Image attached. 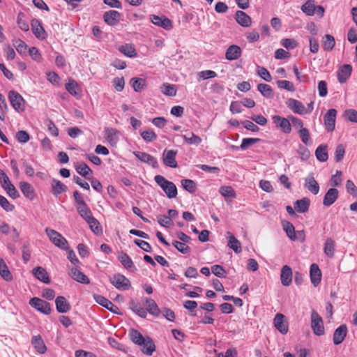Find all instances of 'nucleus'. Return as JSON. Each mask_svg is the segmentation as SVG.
<instances>
[{
    "label": "nucleus",
    "instance_id": "bf43d9fd",
    "mask_svg": "<svg viewBox=\"0 0 357 357\" xmlns=\"http://www.w3.org/2000/svg\"><path fill=\"white\" fill-rule=\"evenodd\" d=\"M172 245L182 254H188L190 252V247L185 243L174 241Z\"/></svg>",
    "mask_w": 357,
    "mask_h": 357
},
{
    "label": "nucleus",
    "instance_id": "72a5a7b5",
    "mask_svg": "<svg viewBox=\"0 0 357 357\" xmlns=\"http://www.w3.org/2000/svg\"><path fill=\"white\" fill-rule=\"evenodd\" d=\"M142 351L146 355L151 356L155 350V345L152 339L148 336L146 337L143 343H142Z\"/></svg>",
    "mask_w": 357,
    "mask_h": 357
},
{
    "label": "nucleus",
    "instance_id": "6e6d98bb",
    "mask_svg": "<svg viewBox=\"0 0 357 357\" xmlns=\"http://www.w3.org/2000/svg\"><path fill=\"white\" fill-rule=\"evenodd\" d=\"M183 137L185 142L189 144L198 145L202 142V139L192 132L190 133L189 135H183Z\"/></svg>",
    "mask_w": 357,
    "mask_h": 357
},
{
    "label": "nucleus",
    "instance_id": "e2e57ef3",
    "mask_svg": "<svg viewBox=\"0 0 357 357\" xmlns=\"http://www.w3.org/2000/svg\"><path fill=\"white\" fill-rule=\"evenodd\" d=\"M140 135L146 142H151L157 139V135L153 130L141 131Z\"/></svg>",
    "mask_w": 357,
    "mask_h": 357
},
{
    "label": "nucleus",
    "instance_id": "7c9ffc66",
    "mask_svg": "<svg viewBox=\"0 0 357 357\" xmlns=\"http://www.w3.org/2000/svg\"><path fill=\"white\" fill-rule=\"evenodd\" d=\"M228 238V247L232 249L236 253H240L242 251L240 241L230 232H227Z\"/></svg>",
    "mask_w": 357,
    "mask_h": 357
},
{
    "label": "nucleus",
    "instance_id": "a18cd8bd",
    "mask_svg": "<svg viewBox=\"0 0 357 357\" xmlns=\"http://www.w3.org/2000/svg\"><path fill=\"white\" fill-rule=\"evenodd\" d=\"M130 84L135 91L140 92L144 89L146 81L142 78L134 77L131 79Z\"/></svg>",
    "mask_w": 357,
    "mask_h": 357
},
{
    "label": "nucleus",
    "instance_id": "09e8293b",
    "mask_svg": "<svg viewBox=\"0 0 357 357\" xmlns=\"http://www.w3.org/2000/svg\"><path fill=\"white\" fill-rule=\"evenodd\" d=\"M130 306L131 310L140 317L145 318L146 317V310L140 304L132 301L130 303Z\"/></svg>",
    "mask_w": 357,
    "mask_h": 357
},
{
    "label": "nucleus",
    "instance_id": "c9c22d12",
    "mask_svg": "<svg viewBox=\"0 0 357 357\" xmlns=\"http://www.w3.org/2000/svg\"><path fill=\"white\" fill-rule=\"evenodd\" d=\"M145 305L146 307V310L149 312V314L155 317L159 316L160 310L154 300L150 298H146L145 301Z\"/></svg>",
    "mask_w": 357,
    "mask_h": 357
},
{
    "label": "nucleus",
    "instance_id": "dca6fc26",
    "mask_svg": "<svg viewBox=\"0 0 357 357\" xmlns=\"http://www.w3.org/2000/svg\"><path fill=\"white\" fill-rule=\"evenodd\" d=\"M284 319L285 317L282 314L278 313L273 320L275 327L282 334H286L288 332V324Z\"/></svg>",
    "mask_w": 357,
    "mask_h": 357
},
{
    "label": "nucleus",
    "instance_id": "0eeeda50",
    "mask_svg": "<svg viewBox=\"0 0 357 357\" xmlns=\"http://www.w3.org/2000/svg\"><path fill=\"white\" fill-rule=\"evenodd\" d=\"M94 300L97 303L105 307L114 314H119V308L109 299L101 295H93Z\"/></svg>",
    "mask_w": 357,
    "mask_h": 357
},
{
    "label": "nucleus",
    "instance_id": "774afa93",
    "mask_svg": "<svg viewBox=\"0 0 357 357\" xmlns=\"http://www.w3.org/2000/svg\"><path fill=\"white\" fill-rule=\"evenodd\" d=\"M344 117L351 122L357 123V111L353 109H347L344 112Z\"/></svg>",
    "mask_w": 357,
    "mask_h": 357
},
{
    "label": "nucleus",
    "instance_id": "a878e982",
    "mask_svg": "<svg viewBox=\"0 0 357 357\" xmlns=\"http://www.w3.org/2000/svg\"><path fill=\"white\" fill-rule=\"evenodd\" d=\"M55 304L56 309L59 313H66L70 310V305L64 296L56 297Z\"/></svg>",
    "mask_w": 357,
    "mask_h": 357
},
{
    "label": "nucleus",
    "instance_id": "5701e85b",
    "mask_svg": "<svg viewBox=\"0 0 357 357\" xmlns=\"http://www.w3.org/2000/svg\"><path fill=\"white\" fill-rule=\"evenodd\" d=\"M68 187L60 181L53 178L51 181V192L56 197L66 192Z\"/></svg>",
    "mask_w": 357,
    "mask_h": 357
},
{
    "label": "nucleus",
    "instance_id": "de8ad7c7",
    "mask_svg": "<svg viewBox=\"0 0 357 357\" xmlns=\"http://www.w3.org/2000/svg\"><path fill=\"white\" fill-rule=\"evenodd\" d=\"M130 340L136 344L142 345L146 337H144L138 331L131 329L130 331Z\"/></svg>",
    "mask_w": 357,
    "mask_h": 357
},
{
    "label": "nucleus",
    "instance_id": "052dcab7",
    "mask_svg": "<svg viewBox=\"0 0 357 357\" xmlns=\"http://www.w3.org/2000/svg\"><path fill=\"white\" fill-rule=\"evenodd\" d=\"M257 73L261 78L266 82H271L272 79L271 74L264 67L258 66L257 67Z\"/></svg>",
    "mask_w": 357,
    "mask_h": 357
},
{
    "label": "nucleus",
    "instance_id": "9d476101",
    "mask_svg": "<svg viewBox=\"0 0 357 357\" xmlns=\"http://www.w3.org/2000/svg\"><path fill=\"white\" fill-rule=\"evenodd\" d=\"M176 154L177 151L165 149L162 154L164 165L172 168H176L177 167V162L176 161Z\"/></svg>",
    "mask_w": 357,
    "mask_h": 357
},
{
    "label": "nucleus",
    "instance_id": "9b49d317",
    "mask_svg": "<svg viewBox=\"0 0 357 357\" xmlns=\"http://www.w3.org/2000/svg\"><path fill=\"white\" fill-rule=\"evenodd\" d=\"M352 72V66L349 64L341 66L337 71V76L338 82L341 84L344 83L350 77Z\"/></svg>",
    "mask_w": 357,
    "mask_h": 357
},
{
    "label": "nucleus",
    "instance_id": "20e7f679",
    "mask_svg": "<svg viewBox=\"0 0 357 357\" xmlns=\"http://www.w3.org/2000/svg\"><path fill=\"white\" fill-rule=\"evenodd\" d=\"M311 327L315 335L320 336L324 334L322 318L316 311H312L311 314Z\"/></svg>",
    "mask_w": 357,
    "mask_h": 357
},
{
    "label": "nucleus",
    "instance_id": "864d4df0",
    "mask_svg": "<svg viewBox=\"0 0 357 357\" xmlns=\"http://www.w3.org/2000/svg\"><path fill=\"white\" fill-rule=\"evenodd\" d=\"M299 137L303 144L308 146L312 144L309 130L307 128L300 129L298 131Z\"/></svg>",
    "mask_w": 357,
    "mask_h": 357
},
{
    "label": "nucleus",
    "instance_id": "393cba45",
    "mask_svg": "<svg viewBox=\"0 0 357 357\" xmlns=\"http://www.w3.org/2000/svg\"><path fill=\"white\" fill-rule=\"evenodd\" d=\"M310 275L311 282L314 287H317L321 282V272L316 264H312L310 266Z\"/></svg>",
    "mask_w": 357,
    "mask_h": 357
},
{
    "label": "nucleus",
    "instance_id": "f257e3e1",
    "mask_svg": "<svg viewBox=\"0 0 357 357\" xmlns=\"http://www.w3.org/2000/svg\"><path fill=\"white\" fill-rule=\"evenodd\" d=\"M155 183L162 189L167 197L172 199L177 195V188L175 184L167 180L163 176L156 175L154 177Z\"/></svg>",
    "mask_w": 357,
    "mask_h": 357
},
{
    "label": "nucleus",
    "instance_id": "58836bf2",
    "mask_svg": "<svg viewBox=\"0 0 357 357\" xmlns=\"http://www.w3.org/2000/svg\"><path fill=\"white\" fill-rule=\"evenodd\" d=\"M324 252L329 258L333 257L335 252V241L331 238H326L324 243Z\"/></svg>",
    "mask_w": 357,
    "mask_h": 357
},
{
    "label": "nucleus",
    "instance_id": "cd10ccee",
    "mask_svg": "<svg viewBox=\"0 0 357 357\" xmlns=\"http://www.w3.org/2000/svg\"><path fill=\"white\" fill-rule=\"evenodd\" d=\"M33 275L40 281L49 284L50 279L47 271L42 266H37L32 270Z\"/></svg>",
    "mask_w": 357,
    "mask_h": 357
},
{
    "label": "nucleus",
    "instance_id": "7ed1b4c3",
    "mask_svg": "<svg viewBox=\"0 0 357 357\" xmlns=\"http://www.w3.org/2000/svg\"><path fill=\"white\" fill-rule=\"evenodd\" d=\"M8 99L15 110L17 112H23L24 110L25 100L19 93L13 90L10 91Z\"/></svg>",
    "mask_w": 357,
    "mask_h": 357
},
{
    "label": "nucleus",
    "instance_id": "a19ab883",
    "mask_svg": "<svg viewBox=\"0 0 357 357\" xmlns=\"http://www.w3.org/2000/svg\"><path fill=\"white\" fill-rule=\"evenodd\" d=\"M335 45V40L333 36L326 34L322 39V46L325 50L331 51Z\"/></svg>",
    "mask_w": 357,
    "mask_h": 357
},
{
    "label": "nucleus",
    "instance_id": "f704fd0d",
    "mask_svg": "<svg viewBox=\"0 0 357 357\" xmlns=\"http://www.w3.org/2000/svg\"><path fill=\"white\" fill-rule=\"evenodd\" d=\"M70 276L78 282L89 284L90 282L88 277L76 268H72L70 272Z\"/></svg>",
    "mask_w": 357,
    "mask_h": 357
},
{
    "label": "nucleus",
    "instance_id": "0e129e2a",
    "mask_svg": "<svg viewBox=\"0 0 357 357\" xmlns=\"http://www.w3.org/2000/svg\"><path fill=\"white\" fill-rule=\"evenodd\" d=\"M78 89V85L74 80H70L68 83L66 84V89L73 96L78 97L79 95L77 92V89Z\"/></svg>",
    "mask_w": 357,
    "mask_h": 357
},
{
    "label": "nucleus",
    "instance_id": "338daca9",
    "mask_svg": "<svg viewBox=\"0 0 357 357\" xmlns=\"http://www.w3.org/2000/svg\"><path fill=\"white\" fill-rule=\"evenodd\" d=\"M277 85L280 89H284L289 91H294L295 87L292 82L287 80H278L277 81Z\"/></svg>",
    "mask_w": 357,
    "mask_h": 357
},
{
    "label": "nucleus",
    "instance_id": "603ef678",
    "mask_svg": "<svg viewBox=\"0 0 357 357\" xmlns=\"http://www.w3.org/2000/svg\"><path fill=\"white\" fill-rule=\"evenodd\" d=\"M91 231L96 235L101 234L102 232L100 222L95 218H92L87 222Z\"/></svg>",
    "mask_w": 357,
    "mask_h": 357
},
{
    "label": "nucleus",
    "instance_id": "39448f33",
    "mask_svg": "<svg viewBox=\"0 0 357 357\" xmlns=\"http://www.w3.org/2000/svg\"><path fill=\"white\" fill-rule=\"evenodd\" d=\"M29 305L36 310L45 314H49L51 312L50 304L47 301L37 297L30 299Z\"/></svg>",
    "mask_w": 357,
    "mask_h": 357
},
{
    "label": "nucleus",
    "instance_id": "4c0bfd02",
    "mask_svg": "<svg viewBox=\"0 0 357 357\" xmlns=\"http://www.w3.org/2000/svg\"><path fill=\"white\" fill-rule=\"evenodd\" d=\"M316 5L314 0H307L301 6V10L308 16H312L315 14Z\"/></svg>",
    "mask_w": 357,
    "mask_h": 357
},
{
    "label": "nucleus",
    "instance_id": "6e6552de",
    "mask_svg": "<svg viewBox=\"0 0 357 357\" xmlns=\"http://www.w3.org/2000/svg\"><path fill=\"white\" fill-rule=\"evenodd\" d=\"M337 110L335 109H330L328 110L324 117L326 129L328 132L333 131L335 127V119Z\"/></svg>",
    "mask_w": 357,
    "mask_h": 357
},
{
    "label": "nucleus",
    "instance_id": "aec40b11",
    "mask_svg": "<svg viewBox=\"0 0 357 357\" xmlns=\"http://www.w3.org/2000/svg\"><path fill=\"white\" fill-rule=\"evenodd\" d=\"M242 50L236 45H230L226 50L225 59L228 61L236 60L241 56Z\"/></svg>",
    "mask_w": 357,
    "mask_h": 357
},
{
    "label": "nucleus",
    "instance_id": "f3484780",
    "mask_svg": "<svg viewBox=\"0 0 357 357\" xmlns=\"http://www.w3.org/2000/svg\"><path fill=\"white\" fill-rule=\"evenodd\" d=\"M347 334V327L345 324L340 325L337 328L335 329L333 336V341L336 345L341 344Z\"/></svg>",
    "mask_w": 357,
    "mask_h": 357
},
{
    "label": "nucleus",
    "instance_id": "6ab92c4d",
    "mask_svg": "<svg viewBox=\"0 0 357 357\" xmlns=\"http://www.w3.org/2000/svg\"><path fill=\"white\" fill-rule=\"evenodd\" d=\"M19 187L24 196L27 199L33 200L36 197V194L33 187L28 182H20Z\"/></svg>",
    "mask_w": 357,
    "mask_h": 357
},
{
    "label": "nucleus",
    "instance_id": "a211bd4d",
    "mask_svg": "<svg viewBox=\"0 0 357 357\" xmlns=\"http://www.w3.org/2000/svg\"><path fill=\"white\" fill-rule=\"evenodd\" d=\"M133 154L140 161L151 165L153 167H158V161L152 155L141 151H135Z\"/></svg>",
    "mask_w": 357,
    "mask_h": 357
},
{
    "label": "nucleus",
    "instance_id": "b1692460",
    "mask_svg": "<svg viewBox=\"0 0 357 357\" xmlns=\"http://www.w3.org/2000/svg\"><path fill=\"white\" fill-rule=\"evenodd\" d=\"M105 137L112 146H115L119 141V132L112 128L105 129Z\"/></svg>",
    "mask_w": 357,
    "mask_h": 357
},
{
    "label": "nucleus",
    "instance_id": "f03ea898",
    "mask_svg": "<svg viewBox=\"0 0 357 357\" xmlns=\"http://www.w3.org/2000/svg\"><path fill=\"white\" fill-rule=\"evenodd\" d=\"M45 233L50 241L56 247L61 250H67L68 243L67 240L58 231L50 228L45 229Z\"/></svg>",
    "mask_w": 357,
    "mask_h": 357
},
{
    "label": "nucleus",
    "instance_id": "ea45409f",
    "mask_svg": "<svg viewBox=\"0 0 357 357\" xmlns=\"http://www.w3.org/2000/svg\"><path fill=\"white\" fill-rule=\"evenodd\" d=\"M315 155L320 162H326L328 158L327 146L323 144L319 146L315 151Z\"/></svg>",
    "mask_w": 357,
    "mask_h": 357
},
{
    "label": "nucleus",
    "instance_id": "680f3d73",
    "mask_svg": "<svg viewBox=\"0 0 357 357\" xmlns=\"http://www.w3.org/2000/svg\"><path fill=\"white\" fill-rule=\"evenodd\" d=\"M219 192L225 197L234 198L236 197V192L231 186H222Z\"/></svg>",
    "mask_w": 357,
    "mask_h": 357
},
{
    "label": "nucleus",
    "instance_id": "473e14b6",
    "mask_svg": "<svg viewBox=\"0 0 357 357\" xmlns=\"http://www.w3.org/2000/svg\"><path fill=\"white\" fill-rule=\"evenodd\" d=\"M310 204V199L307 197H303V199L295 202L294 210L298 213H305L309 210Z\"/></svg>",
    "mask_w": 357,
    "mask_h": 357
},
{
    "label": "nucleus",
    "instance_id": "1a4fd4ad",
    "mask_svg": "<svg viewBox=\"0 0 357 357\" xmlns=\"http://www.w3.org/2000/svg\"><path fill=\"white\" fill-rule=\"evenodd\" d=\"M31 25L32 31L38 39L43 40L47 38V33L38 20L33 19Z\"/></svg>",
    "mask_w": 357,
    "mask_h": 357
},
{
    "label": "nucleus",
    "instance_id": "c756f323",
    "mask_svg": "<svg viewBox=\"0 0 357 357\" xmlns=\"http://www.w3.org/2000/svg\"><path fill=\"white\" fill-rule=\"evenodd\" d=\"M151 22L155 25L161 26L167 30H169L172 27L171 20L167 17H160L158 15H153L151 17Z\"/></svg>",
    "mask_w": 357,
    "mask_h": 357
},
{
    "label": "nucleus",
    "instance_id": "4be33fe9",
    "mask_svg": "<svg viewBox=\"0 0 357 357\" xmlns=\"http://www.w3.org/2000/svg\"><path fill=\"white\" fill-rule=\"evenodd\" d=\"M235 20L238 24L243 27H249L252 24L251 17L245 12L238 10L235 14Z\"/></svg>",
    "mask_w": 357,
    "mask_h": 357
},
{
    "label": "nucleus",
    "instance_id": "c03bdc74",
    "mask_svg": "<svg viewBox=\"0 0 357 357\" xmlns=\"http://www.w3.org/2000/svg\"><path fill=\"white\" fill-rule=\"evenodd\" d=\"M119 50L124 55L132 58L137 56V52L132 45L126 44L119 47Z\"/></svg>",
    "mask_w": 357,
    "mask_h": 357
},
{
    "label": "nucleus",
    "instance_id": "5fc2aeb1",
    "mask_svg": "<svg viewBox=\"0 0 357 357\" xmlns=\"http://www.w3.org/2000/svg\"><path fill=\"white\" fill-rule=\"evenodd\" d=\"M161 91L163 94L168 96H175L176 94V89L174 85L165 83L161 87Z\"/></svg>",
    "mask_w": 357,
    "mask_h": 357
},
{
    "label": "nucleus",
    "instance_id": "2eb2a0df",
    "mask_svg": "<svg viewBox=\"0 0 357 357\" xmlns=\"http://www.w3.org/2000/svg\"><path fill=\"white\" fill-rule=\"evenodd\" d=\"M339 196L338 190L335 188L328 189L324 197L323 205L329 207L337 200Z\"/></svg>",
    "mask_w": 357,
    "mask_h": 357
},
{
    "label": "nucleus",
    "instance_id": "49530a36",
    "mask_svg": "<svg viewBox=\"0 0 357 357\" xmlns=\"http://www.w3.org/2000/svg\"><path fill=\"white\" fill-rule=\"evenodd\" d=\"M32 344L40 354H44L46 351V346L40 336H34L32 338Z\"/></svg>",
    "mask_w": 357,
    "mask_h": 357
},
{
    "label": "nucleus",
    "instance_id": "e433bc0d",
    "mask_svg": "<svg viewBox=\"0 0 357 357\" xmlns=\"http://www.w3.org/2000/svg\"><path fill=\"white\" fill-rule=\"evenodd\" d=\"M75 169L78 174L86 179H91L89 176L92 175L93 172L86 164L84 162L79 163L75 166Z\"/></svg>",
    "mask_w": 357,
    "mask_h": 357
},
{
    "label": "nucleus",
    "instance_id": "37998d69",
    "mask_svg": "<svg viewBox=\"0 0 357 357\" xmlns=\"http://www.w3.org/2000/svg\"><path fill=\"white\" fill-rule=\"evenodd\" d=\"M77 210L80 216L87 222L93 218L91 211L86 204L83 206H77Z\"/></svg>",
    "mask_w": 357,
    "mask_h": 357
},
{
    "label": "nucleus",
    "instance_id": "ddd939ff",
    "mask_svg": "<svg viewBox=\"0 0 357 357\" xmlns=\"http://www.w3.org/2000/svg\"><path fill=\"white\" fill-rule=\"evenodd\" d=\"M286 104L287 106L296 114L301 115L307 114L306 108L304 105L296 99L289 98L287 100Z\"/></svg>",
    "mask_w": 357,
    "mask_h": 357
},
{
    "label": "nucleus",
    "instance_id": "bb28decb",
    "mask_svg": "<svg viewBox=\"0 0 357 357\" xmlns=\"http://www.w3.org/2000/svg\"><path fill=\"white\" fill-rule=\"evenodd\" d=\"M121 14L116 10H109L105 12L103 18L105 22L110 25L114 26L120 20Z\"/></svg>",
    "mask_w": 357,
    "mask_h": 357
},
{
    "label": "nucleus",
    "instance_id": "8fccbe9b",
    "mask_svg": "<svg viewBox=\"0 0 357 357\" xmlns=\"http://www.w3.org/2000/svg\"><path fill=\"white\" fill-rule=\"evenodd\" d=\"M282 226L283 229L286 232L287 236L290 239L295 238H294V234L296 233L295 228H294V226L290 222H289V221H282Z\"/></svg>",
    "mask_w": 357,
    "mask_h": 357
},
{
    "label": "nucleus",
    "instance_id": "79ce46f5",
    "mask_svg": "<svg viewBox=\"0 0 357 357\" xmlns=\"http://www.w3.org/2000/svg\"><path fill=\"white\" fill-rule=\"evenodd\" d=\"M0 275L6 281H11L13 276L3 259L0 258Z\"/></svg>",
    "mask_w": 357,
    "mask_h": 357
},
{
    "label": "nucleus",
    "instance_id": "4d7b16f0",
    "mask_svg": "<svg viewBox=\"0 0 357 357\" xmlns=\"http://www.w3.org/2000/svg\"><path fill=\"white\" fill-rule=\"evenodd\" d=\"M181 185L183 188L190 193H193L196 190V183L191 179H183L181 181Z\"/></svg>",
    "mask_w": 357,
    "mask_h": 357
},
{
    "label": "nucleus",
    "instance_id": "69168bd1",
    "mask_svg": "<svg viewBox=\"0 0 357 357\" xmlns=\"http://www.w3.org/2000/svg\"><path fill=\"white\" fill-rule=\"evenodd\" d=\"M24 14L20 13L17 15V23L20 29L24 31H27L29 29V26L27 22L24 20Z\"/></svg>",
    "mask_w": 357,
    "mask_h": 357
},
{
    "label": "nucleus",
    "instance_id": "4468645a",
    "mask_svg": "<svg viewBox=\"0 0 357 357\" xmlns=\"http://www.w3.org/2000/svg\"><path fill=\"white\" fill-rule=\"evenodd\" d=\"M304 187L313 195H317L320 189L319 185L312 174H310L305 178Z\"/></svg>",
    "mask_w": 357,
    "mask_h": 357
},
{
    "label": "nucleus",
    "instance_id": "13d9d810",
    "mask_svg": "<svg viewBox=\"0 0 357 357\" xmlns=\"http://www.w3.org/2000/svg\"><path fill=\"white\" fill-rule=\"evenodd\" d=\"M13 44L19 54H24L26 53L27 45L23 40L20 39H15L13 40Z\"/></svg>",
    "mask_w": 357,
    "mask_h": 357
},
{
    "label": "nucleus",
    "instance_id": "423d86ee",
    "mask_svg": "<svg viewBox=\"0 0 357 357\" xmlns=\"http://www.w3.org/2000/svg\"><path fill=\"white\" fill-rule=\"evenodd\" d=\"M111 283L119 290H127L130 286V280L121 274H116L110 279Z\"/></svg>",
    "mask_w": 357,
    "mask_h": 357
},
{
    "label": "nucleus",
    "instance_id": "412c9836",
    "mask_svg": "<svg viewBox=\"0 0 357 357\" xmlns=\"http://www.w3.org/2000/svg\"><path fill=\"white\" fill-rule=\"evenodd\" d=\"M280 280L282 285L286 287L290 285L292 281V271L289 266L284 265L282 268L280 273Z\"/></svg>",
    "mask_w": 357,
    "mask_h": 357
},
{
    "label": "nucleus",
    "instance_id": "c85d7f7f",
    "mask_svg": "<svg viewBox=\"0 0 357 357\" xmlns=\"http://www.w3.org/2000/svg\"><path fill=\"white\" fill-rule=\"evenodd\" d=\"M118 259L124 266L125 268L130 271L134 272L136 268L131 259V258L125 252H121L118 256Z\"/></svg>",
    "mask_w": 357,
    "mask_h": 357
},
{
    "label": "nucleus",
    "instance_id": "f8f14e48",
    "mask_svg": "<svg viewBox=\"0 0 357 357\" xmlns=\"http://www.w3.org/2000/svg\"><path fill=\"white\" fill-rule=\"evenodd\" d=\"M273 123L279 127L284 133H290L291 131V125L288 119L282 117L280 116H273Z\"/></svg>",
    "mask_w": 357,
    "mask_h": 357
},
{
    "label": "nucleus",
    "instance_id": "3c124183",
    "mask_svg": "<svg viewBox=\"0 0 357 357\" xmlns=\"http://www.w3.org/2000/svg\"><path fill=\"white\" fill-rule=\"evenodd\" d=\"M258 91L266 98H270L273 96L271 87L266 84H259L257 86Z\"/></svg>",
    "mask_w": 357,
    "mask_h": 357
},
{
    "label": "nucleus",
    "instance_id": "2f4dec72",
    "mask_svg": "<svg viewBox=\"0 0 357 357\" xmlns=\"http://www.w3.org/2000/svg\"><path fill=\"white\" fill-rule=\"evenodd\" d=\"M1 186L6 192L12 199H17L20 197V194L14 185L10 182V179L1 184Z\"/></svg>",
    "mask_w": 357,
    "mask_h": 357
}]
</instances>
